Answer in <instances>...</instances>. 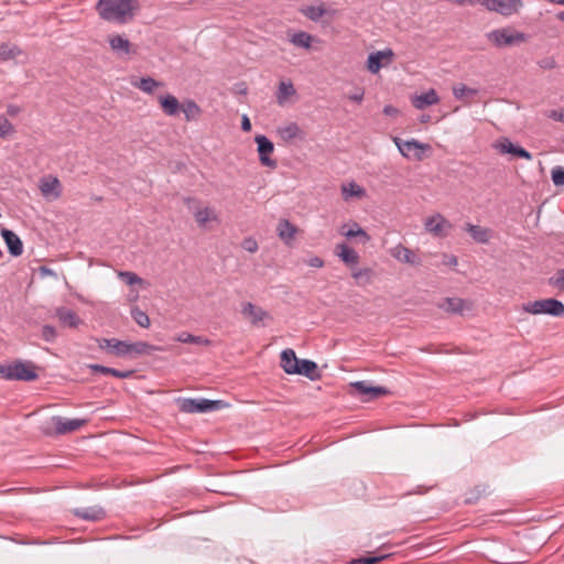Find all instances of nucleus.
Wrapping results in <instances>:
<instances>
[{
	"mask_svg": "<svg viewBox=\"0 0 564 564\" xmlns=\"http://www.w3.org/2000/svg\"><path fill=\"white\" fill-rule=\"evenodd\" d=\"M96 8L104 20L124 24L133 19L139 9V2L138 0H99Z\"/></svg>",
	"mask_w": 564,
	"mask_h": 564,
	"instance_id": "obj_1",
	"label": "nucleus"
},
{
	"mask_svg": "<svg viewBox=\"0 0 564 564\" xmlns=\"http://www.w3.org/2000/svg\"><path fill=\"white\" fill-rule=\"evenodd\" d=\"M0 375L7 380L33 381L37 378L35 366L31 361L0 364Z\"/></svg>",
	"mask_w": 564,
	"mask_h": 564,
	"instance_id": "obj_2",
	"label": "nucleus"
},
{
	"mask_svg": "<svg viewBox=\"0 0 564 564\" xmlns=\"http://www.w3.org/2000/svg\"><path fill=\"white\" fill-rule=\"evenodd\" d=\"M523 311L533 315L547 314L560 317L564 315V304L556 299H544L525 303Z\"/></svg>",
	"mask_w": 564,
	"mask_h": 564,
	"instance_id": "obj_3",
	"label": "nucleus"
},
{
	"mask_svg": "<svg viewBox=\"0 0 564 564\" xmlns=\"http://www.w3.org/2000/svg\"><path fill=\"white\" fill-rule=\"evenodd\" d=\"M487 39L496 46H511L525 42L527 36L522 32L511 31L508 28L497 29L487 34Z\"/></svg>",
	"mask_w": 564,
	"mask_h": 564,
	"instance_id": "obj_4",
	"label": "nucleus"
},
{
	"mask_svg": "<svg viewBox=\"0 0 564 564\" xmlns=\"http://www.w3.org/2000/svg\"><path fill=\"white\" fill-rule=\"evenodd\" d=\"M393 142L404 158L417 161L423 159V151L430 149L429 144L422 143L415 139L403 141L402 139L394 137Z\"/></svg>",
	"mask_w": 564,
	"mask_h": 564,
	"instance_id": "obj_5",
	"label": "nucleus"
},
{
	"mask_svg": "<svg viewBox=\"0 0 564 564\" xmlns=\"http://www.w3.org/2000/svg\"><path fill=\"white\" fill-rule=\"evenodd\" d=\"M219 408L220 401L189 398L180 400V410L184 413H205Z\"/></svg>",
	"mask_w": 564,
	"mask_h": 564,
	"instance_id": "obj_6",
	"label": "nucleus"
},
{
	"mask_svg": "<svg viewBox=\"0 0 564 564\" xmlns=\"http://www.w3.org/2000/svg\"><path fill=\"white\" fill-rule=\"evenodd\" d=\"M478 3L487 10L500 13L505 17L517 13L519 8L522 7L521 0H480Z\"/></svg>",
	"mask_w": 564,
	"mask_h": 564,
	"instance_id": "obj_7",
	"label": "nucleus"
},
{
	"mask_svg": "<svg viewBox=\"0 0 564 564\" xmlns=\"http://www.w3.org/2000/svg\"><path fill=\"white\" fill-rule=\"evenodd\" d=\"M254 141L258 147L260 163L263 166L275 169L278 166L276 161L269 156L274 150L273 142L263 134L256 135Z\"/></svg>",
	"mask_w": 564,
	"mask_h": 564,
	"instance_id": "obj_8",
	"label": "nucleus"
},
{
	"mask_svg": "<svg viewBox=\"0 0 564 564\" xmlns=\"http://www.w3.org/2000/svg\"><path fill=\"white\" fill-rule=\"evenodd\" d=\"M351 387L364 401H370L378 399L389 393V390L380 386H371L367 381H356L351 383Z\"/></svg>",
	"mask_w": 564,
	"mask_h": 564,
	"instance_id": "obj_9",
	"label": "nucleus"
},
{
	"mask_svg": "<svg viewBox=\"0 0 564 564\" xmlns=\"http://www.w3.org/2000/svg\"><path fill=\"white\" fill-rule=\"evenodd\" d=\"M425 230L432 234L434 237L443 238L446 237L452 224L441 214H435L426 218L424 223Z\"/></svg>",
	"mask_w": 564,
	"mask_h": 564,
	"instance_id": "obj_10",
	"label": "nucleus"
},
{
	"mask_svg": "<svg viewBox=\"0 0 564 564\" xmlns=\"http://www.w3.org/2000/svg\"><path fill=\"white\" fill-rule=\"evenodd\" d=\"M108 43L111 51L119 57H124L137 53L135 47L123 35L112 34L108 37Z\"/></svg>",
	"mask_w": 564,
	"mask_h": 564,
	"instance_id": "obj_11",
	"label": "nucleus"
},
{
	"mask_svg": "<svg viewBox=\"0 0 564 564\" xmlns=\"http://www.w3.org/2000/svg\"><path fill=\"white\" fill-rule=\"evenodd\" d=\"M98 347L117 357H128V341L117 338H97Z\"/></svg>",
	"mask_w": 564,
	"mask_h": 564,
	"instance_id": "obj_12",
	"label": "nucleus"
},
{
	"mask_svg": "<svg viewBox=\"0 0 564 564\" xmlns=\"http://www.w3.org/2000/svg\"><path fill=\"white\" fill-rule=\"evenodd\" d=\"M51 420L57 435L77 431L86 423V420L66 419L58 415L53 416Z\"/></svg>",
	"mask_w": 564,
	"mask_h": 564,
	"instance_id": "obj_13",
	"label": "nucleus"
},
{
	"mask_svg": "<svg viewBox=\"0 0 564 564\" xmlns=\"http://www.w3.org/2000/svg\"><path fill=\"white\" fill-rule=\"evenodd\" d=\"M392 57L393 52L390 48L371 53L367 59V68L370 73L377 74L384 64L392 61Z\"/></svg>",
	"mask_w": 564,
	"mask_h": 564,
	"instance_id": "obj_14",
	"label": "nucleus"
},
{
	"mask_svg": "<svg viewBox=\"0 0 564 564\" xmlns=\"http://www.w3.org/2000/svg\"><path fill=\"white\" fill-rule=\"evenodd\" d=\"M241 314L249 319L253 326H259L264 319L271 318L270 314L262 307L250 302L242 305Z\"/></svg>",
	"mask_w": 564,
	"mask_h": 564,
	"instance_id": "obj_15",
	"label": "nucleus"
},
{
	"mask_svg": "<svg viewBox=\"0 0 564 564\" xmlns=\"http://www.w3.org/2000/svg\"><path fill=\"white\" fill-rule=\"evenodd\" d=\"M1 236L11 256L19 257L23 253V243L17 234L10 229L3 228L1 230Z\"/></svg>",
	"mask_w": 564,
	"mask_h": 564,
	"instance_id": "obj_16",
	"label": "nucleus"
},
{
	"mask_svg": "<svg viewBox=\"0 0 564 564\" xmlns=\"http://www.w3.org/2000/svg\"><path fill=\"white\" fill-rule=\"evenodd\" d=\"M391 256L403 263L412 265L422 264V260L420 259V257H417L411 249L402 245H398L393 249H391Z\"/></svg>",
	"mask_w": 564,
	"mask_h": 564,
	"instance_id": "obj_17",
	"label": "nucleus"
},
{
	"mask_svg": "<svg viewBox=\"0 0 564 564\" xmlns=\"http://www.w3.org/2000/svg\"><path fill=\"white\" fill-rule=\"evenodd\" d=\"M40 191L44 197L58 198L62 194L61 182L55 176H48L41 180Z\"/></svg>",
	"mask_w": 564,
	"mask_h": 564,
	"instance_id": "obj_18",
	"label": "nucleus"
},
{
	"mask_svg": "<svg viewBox=\"0 0 564 564\" xmlns=\"http://www.w3.org/2000/svg\"><path fill=\"white\" fill-rule=\"evenodd\" d=\"M163 348L151 345L147 341L128 343V357H139L143 355H152L155 351H162Z\"/></svg>",
	"mask_w": 564,
	"mask_h": 564,
	"instance_id": "obj_19",
	"label": "nucleus"
},
{
	"mask_svg": "<svg viewBox=\"0 0 564 564\" xmlns=\"http://www.w3.org/2000/svg\"><path fill=\"white\" fill-rule=\"evenodd\" d=\"M438 101H440V97H438L436 90L433 88L427 90L426 93L416 95L412 98V105L416 109H420V110H422L429 106L436 105V104H438Z\"/></svg>",
	"mask_w": 564,
	"mask_h": 564,
	"instance_id": "obj_20",
	"label": "nucleus"
},
{
	"mask_svg": "<svg viewBox=\"0 0 564 564\" xmlns=\"http://www.w3.org/2000/svg\"><path fill=\"white\" fill-rule=\"evenodd\" d=\"M160 106L166 116H176L181 111L182 104L171 94L159 97Z\"/></svg>",
	"mask_w": 564,
	"mask_h": 564,
	"instance_id": "obj_21",
	"label": "nucleus"
},
{
	"mask_svg": "<svg viewBox=\"0 0 564 564\" xmlns=\"http://www.w3.org/2000/svg\"><path fill=\"white\" fill-rule=\"evenodd\" d=\"M74 514L88 521H99L106 516L104 509L97 506L75 509Z\"/></svg>",
	"mask_w": 564,
	"mask_h": 564,
	"instance_id": "obj_22",
	"label": "nucleus"
},
{
	"mask_svg": "<svg viewBox=\"0 0 564 564\" xmlns=\"http://www.w3.org/2000/svg\"><path fill=\"white\" fill-rule=\"evenodd\" d=\"M437 306L452 314H462L463 311L466 308V301L458 297H446L442 302L437 304Z\"/></svg>",
	"mask_w": 564,
	"mask_h": 564,
	"instance_id": "obj_23",
	"label": "nucleus"
},
{
	"mask_svg": "<svg viewBox=\"0 0 564 564\" xmlns=\"http://www.w3.org/2000/svg\"><path fill=\"white\" fill-rule=\"evenodd\" d=\"M336 254L347 265L357 264L359 261V254L357 251L346 243H339L336 246Z\"/></svg>",
	"mask_w": 564,
	"mask_h": 564,
	"instance_id": "obj_24",
	"label": "nucleus"
},
{
	"mask_svg": "<svg viewBox=\"0 0 564 564\" xmlns=\"http://www.w3.org/2000/svg\"><path fill=\"white\" fill-rule=\"evenodd\" d=\"M294 375H302L314 380L319 377L316 362L308 359H300L297 368H294Z\"/></svg>",
	"mask_w": 564,
	"mask_h": 564,
	"instance_id": "obj_25",
	"label": "nucleus"
},
{
	"mask_svg": "<svg viewBox=\"0 0 564 564\" xmlns=\"http://www.w3.org/2000/svg\"><path fill=\"white\" fill-rule=\"evenodd\" d=\"M300 359L293 349L286 348L281 352V367L289 373L294 375V368H297Z\"/></svg>",
	"mask_w": 564,
	"mask_h": 564,
	"instance_id": "obj_26",
	"label": "nucleus"
},
{
	"mask_svg": "<svg viewBox=\"0 0 564 564\" xmlns=\"http://www.w3.org/2000/svg\"><path fill=\"white\" fill-rule=\"evenodd\" d=\"M499 149L502 153H510L521 159L531 160L532 154L527 151L524 148L519 147L510 142L508 139H505L500 144Z\"/></svg>",
	"mask_w": 564,
	"mask_h": 564,
	"instance_id": "obj_27",
	"label": "nucleus"
},
{
	"mask_svg": "<svg viewBox=\"0 0 564 564\" xmlns=\"http://www.w3.org/2000/svg\"><path fill=\"white\" fill-rule=\"evenodd\" d=\"M276 230L280 239L283 240L286 245H290V242L294 239L297 228L288 219H281Z\"/></svg>",
	"mask_w": 564,
	"mask_h": 564,
	"instance_id": "obj_28",
	"label": "nucleus"
},
{
	"mask_svg": "<svg viewBox=\"0 0 564 564\" xmlns=\"http://www.w3.org/2000/svg\"><path fill=\"white\" fill-rule=\"evenodd\" d=\"M88 367H89V369L93 372H99V373H102V375H111V376H113L116 378H120V379L130 378L134 373V370H123L122 371V370H118V369H115V368L101 366V365H98V364L89 365Z\"/></svg>",
	"mask_w": 564,
	"mask_h": 564,
	"instance_id": "obj_29",
	"label": "nucleus"
},
{
	"mask_svg": "<svg viewBox=\"0 0 564 564\" xmlns=\"http://www.w3.org/2000/svg\"><path fill=\"white\" fill-rule=\"evenodd\" d=\"M465 230L479 243H487L490 238V230L473 224H466Z\"/></svg>",
	"mask_w": 564,
	"mask_h": 564,
	"instance_id": "obj_30",
	"label": "nucleus"
},
{
	"mask_svg": "<svg viewBox=\"0 0 564 564\" xmlns=\"http://www.w3.org/2000/svg\"><path fill=\"white\" fill-rule=\"evenodd\" d=\"M341 194L345 200H349L350 198H362L366 196V191L364 187L359 186L356 182L351 181L349 183L341 185Z\"/></svg>",
	"mask_w": 564,
	"mask_h": 564,
	"instance_id": "obj_31",
	"label": "nucleus"
},
{
	"mask_svg": "<svg viewBox=\"0 0 564 564\" xmlns=\"http://www.w3.org/2000/svg\"><path fill=\"white\" fill-rule=\"evenodd\" d=\"M56 316L58 317L59 322L63 325L68 327H76L80 323V319L77 316V314L74 311L68 310L66 307L57 308Z\"/></svg>",
	"mask_w": 564,
	"mask_h": 564,
	"instance_id": "obj_32",
	"label": "nucleus"
},
{
	"mask_svg": "<svg viewBox=\"0 0 564 564\" xmlns=\"http://www.w3.org/2000/svg\"><path fill=\"white\" fill-rule=\"evenodd\" d=\"M315 41V37L307 32L300 31L291 35L290 43H292L296 47H302L305 50L312 48V43Z\"/></svg>",
	"mask_w": 564,
	"mask_h": 564,
	"instance_id": "obj_33",
	"label": "nucleus"
},
{
	"mask_svg": "<svg viewBox=\"0 0 564 564\" xmlns=\"http://www.w3.org/2000/svg\"><path fill=\"white\" fill-rule=\"evenodd\" d=\"M276 133L280 135V138L285 141V142H289L295 138H297L301 133V129L300 127L297 126V123L295 122H290L285 126H282V127H279L276 129Z\"/></svg>",
	"mask_w": 564,
	"mask_h": 564,
	"instance_id": "obj_34",
	"label": "nucleus"
},
{
	"mask_svg": "<svg viewBox=\"0 0 564 564\" xmlns=\"http://www.w3.org/2000/svg\"><path fill=\"white\" fill-rule=\"evenodd\" d=\"M22 54H23V51L18 45L9 44V43L0 44V61L1 62L14 59Z\"/></svg>",
	"mask_w": 564,
	"mask_h": 564,
	"instance_id": "obj_35",
	"label": "nucleus"
},
{
	"mask_svg": "<svg viewBox=\"0 0 564 564\" xmlns=\"http://www.w3.org/2000/svg\"><path fill=\"white\" fill-rule=\"evenodd\" d=\"M181 110L183 111L186 121L196 120L202 113L199 106L191 99H187L182 104Z\"/></svg>",
	"mask_w": 564,
	"mask_h": 564,
	"instance_id": "obj_36",
	"label": "nucleus"
},
{
	"mask_svg": "<svg viewBox=\"0 0 564 564\" xmlns=\"http://www.w3.org/2000/svg\"><path fill=\"white\" fill-rule=\"evenodd\" d=\"M132 85L145 94H152L155 88L163 86L161 82L152 77H142L138 82H132Z\"/></svg>",
	"mask_w": 564,
	"mask_h": 564,
	"instance_id": "obj_37",
	"label": "nucleus"
},
{
	"mask_svg": "<svg viewBox=\"0 0 564 564\" xmlns=\"http://www.w3.org/2000/svg\"><path fill=\"white\" fill-rule=\"evenodd\" d=\"M351 275L357 281V283L359 285L365 286V285H368V284H370L372 282L373 276H375V272L370 268H364V269L355 270L351 273Z\"/></svg>",
	"mask_w": 564,
	"mask_h": 564,
	"instance_id": "obj_38",
	"label": "nucleus"
},
{
	"mask_svg": "<svg viewBox=\"0 0 564 564\" xmlns=\"http://www.w3.org/2000/svg\"><path fill=\"white\" fill-rule=\"evenodd\" d=\"M341 234L348 239L359 238L362 243L370 240V236L357 223H354L348 230L341 231Z\"/></svg>",
	"mask_w": 564,
	"mask_h": 564,
	"instance_id": "obj_39",
	"label": "nucleus"
},
{
	"mask_svg": "<svg viewBox=\"0 0 564 564\" xmlns=\"http://www.w3.org/2000/svg\"><path fill=\"white\" fill-rule=\"evenodd\" d=\"M295 94V89L292 83L281 82L276 93V100L280 105Z\"/></svg>",
	"mask_w": 564,
	"mask_h": 564,
	"instance_id": "obj_40",
	"label": "nucleus"
},
{
	"mask_svg": "<svg viewBox=\"0 0 564 564\" xmlns=\"http://www.w3.org/2000/svg\"><path fill=\"white\" fill-rule=\"evenodd\" d=\"M194 217L200 227H204L209 220L216 219L215 212L209 207L197 209Z\"/></svg>",
	"mask_w": 564,
	"mask_h": 564,
	"instance_id": "obj_41",
	"label": "nucleus"
},
{
	"mask_svg": "<svg viewBox=\"0 0 564 564\" xmlns=\"http://www.w3.org/2000/svg\"><path fill=\"white\" fill-rule=\"evenodd\" d=\"M302 13L307 19L316 22L326 13V9L324 6H308L302 9Z\"/></svg>",
	"mask_w": 564,
	"mask_h": 564,
	"instance_id": "obj_42",
	"label": "nucleus"
},
{
	"mask_svg": "<svg viewBox=\"0 0 564 564\" xmlns=\"http://www.w3.org/2000/svg\"><path fill=\"white\" fill-rule=\"evenodd\" d=\"M477 89L469 88L464 84H459L453 87V95L456 99L463 100L465 97L477 95Z\"/></svg>",
	"mask_w": 564,
	"mask_h": 564,
	"instance_id": "obj_43",
	"label": "nucleus"
},
{
	"mask_svg": "<svg viewBox=\"0 0 564 564\" xmlns=\"http://www.w3.org/2000/svg\"><path fill=\"white\" fill-rule=\"evenodd\" d=\"M177 341L185 344H196V345H208L209 340L207 338L200 336H194L188 333H182L177 336Z\"/></svg>",
	"mask_w": 564,
	"mask_h": 564,
	"instance_id": "obj_44",
	"label": "nucleus"
},
{
	"mask_svg": "<svg viewBox=\"0 0 564 564\" xmlns=\"http://www.w3.org/2000/svg\"><path fill=\"white\" fill-rule=\"evenodd\" d=\"M131 315H132L134 322L140 327L148 328L150 326V324H151L150 317L148 316V314L145 312L141 311L140 308H138V307L132 308Z\"/></svg>",
	"mask_w": 564,
	"mask_h": 564,
	"instance_id": "obj_45",
	"label": "nucleus"
},
{
	"mask_svg": "<svg viewBox=\"0 0 564 564\" xmlns=\"http://www.w3.org/2000/svg\"><path fill=\"white\" fill-rule=\"evenodd\" d=\"M118 276L123 282H126L128 285H133V284L142 283V279L139 275H137L135 273L130 272V271H120L118 273Z\"/></svg>",
	"mask_w": 564,
	"mask_h": 564,
	"instance_id": "obj_46",
	"label": "nucleus"
},
{
	"mask_svg": "<svg viewBox=\"0 0 564 564\" xmlns=\"http://www.w3.org/2000/svg\"><path fill=\"white\" fill-rule=\"evenodd\" d=\"M551 178L555 186H564V167H553L551 171Z\"/></svg>",
	"mask_w": 564,
	"mask_h": 564,
	"instance_id": "obj_47",
	"label": "nucleus"
},
{
	"mask_svg": "<svg viewBox=\"0 0 564 564\" xmlns=\"http://www.w3.org/2000/svg\"><path fill=\"white\" fill-rule=\"evenodd\" d=\"M13 132V124L6 117H0V138H6Z\"/></svg>",
	"mask_w": 564,
	"mask_h": 564,
	"instance_id": "obj_48",
	"label": "nucleus"
},
{
	"mask_svg": "<svg viewBox=\"0 0 564 564\" xmlns=\"http://www.w3.org/2000/svg\"><path fill=\"white\" fill-rule=\"evenodd\" d=\"M386 557L387 555L360 557L352 560L350 564H376L381 562Z\"/></svg>",
	"mask_w": 564,
	"mask_h": 564,
	"instance_id": "obj_49",
	"label": "nucleus"
},
{
	"mask_svg": "<svg viewBox=\"0 0 564 564\" xmlns=\"http://www.w3.org/2000/svg\"><path fill=\"white\" fill-rule=\"evenodd\" d=\"M42 337L46 341H53L56 337V329L51 325H44L42 328Z\"/></svg>",
	"mask_w": 564,
	"mask_h": 564,
	"instance_id": "obj_50",
	"label": "nucleus"
},
{
	"mask_svg": "<svg viewBox=\"0 0 564 564\" xmlns=\"http://www.w3.org/2000/svg\"><path fill=\"white\" fill-rule=\"evenodd\" d=\"M547 118L564 123V108L550 110Z\"/></svg>",
	"mask_w": 564,
	"mask_h": 564,
	"instance_id": "obj_51",
	"label": "nucleus"
},
{
	"mask_svg": "<svg viewBox=\"0 0 564 564\" xmlns=\"http://www.w3.org/2000/svg\"><path fill=\"white\" fill-rule=\"evenodd\" d=\"M365 90L362 88H357L354 93L348 95V99L360 104L364 100Z\"/></svg>",
	"mask_w": 564,
	"mask_h": 564,
	"instance_id": "obj_52",
	"label": "nucleus"
},
{
	"mask_svg": "<svg viewBox=\"0 0 564 564\" xmlns=\"http://www.w3.org/2000/svg\"><path fill=\"white\" fill-rule=\"evenodd\" d=\"M553 284L560 289H564V269L556 272Z\"/></svg>",
	"mask_w": 564,
	"mask_h": 564,
	"instance_id": "obj_53",
	"label": "nucleus"
},
{
	"mask_svg": "<svg viewBox=\"0 0 564 564\" xmlns=\"http://www.w3.org/2000/svg\"><path fill=\"white\" fill-rule=\"evenodd\" d=\"M457 263H458V260L455 256L446 254V253L443 254V264L449 265V267H456Z\"/></svg>",
	"mask_w": 564,
	"mask_h": 564,
	"instance_id": "obj_54",
	"label": "nucleus"
},
{
	"mask_svg": "<svg viewBox=\"0 0 564 564\" xmlns=\"http://www.w3.org/2000/svg\"><path fill=\"white\" fill-rule=\"evenodd\" d=\"M307 264L313 268H322L324 261L319 257H313L307 261Z\"/></svg>",
	"mask_w": 564,
	"mask_h": 564,
	"instance_id": "obj_55",
	"label": "nucleus"
},
{
	"mask_svg": "<svg viewBox=\"0 0 564 564\" xmlns=\"http://www.w3.org/2000/svg\"><path fill=\"white\" fill-rule=\"evenodd\" d=\"M243 247L249 252H254L258 250V245L253 240H246Z\"/></svg>",
	"mask_w": 564,
	"mask_h": 564,
	"instance_id": "obj_56",
	"label": "nucleus"
},
{
	"mask_svg": "<svg viewBox=\"0 0 564 564\" xmlns=\"http://www.w3.org/2000/svg\"><path fill=\"white\" fill-rule=\"evenodd\" d=\"M241 129L246 132H249L251 130V122L246 115L242 117L241 120Z\"/></svg>",
	"mask_w": 564,
	"mask_h": 564,
	"instance_id": "obj_57",
	"label": "nucleus"
},
{
	"mask_svg": "<svg viewBox=\"0 0 564 564\" xmlns=\"http://www.w3.org/2000/svg\"><path fill=\"white\" fill-rule=\"evenodd\" d=\"M398 112L397 108H394L393 106L391 105H387L384 106L383 108V113L386 116H394L395 113Z\"/></svg>",
	"mask_w": 564,
	"mask_h": 564,
	"instance_id": "obj_58",
	"label": "nucleus"
},
{
	"mask_svg": "<svg viewBox=\"0 0 564 564\" xmlns=\"http://www.w3.org/2000/svg\"><path fill=\"white\" fill-rule=\"evenodd\" d=\"M40 272L43 276L45 275H55L54 271L47 267H41Z\"/></svg>",
	"mask_w": 564,
	"mask_h": 564,
	"instance_id": "obj_59",
	"label": "nucleus"
},
{
	"mask_svg": "<svg viewBox=\"0 0 564 564\" xmlns=\"http://www.w3.org/2000/svg\"><path fill=\"white\" fill-rule=\"evenodd\" d=\"M8 115L15 116L19 112V107L10 105L7 109Z\"/></svg>",
	"mask_w": 564,
	"mask_h": 564,
	"instance_id": "obj_60",
	"label": "nucleus"
},
{
	"mask_svg": "<svg viewBox=\"0 0 564 564\" xmlns=\"http://www.w3.org/2000/svg\"><path fill=\"white\" fill-rule=\"evenodd\" d=\"M429 120H430V116H429V115H422V116L420 117V121H421L422 123H425V122H427Z\"/></svg>",
	"mask_w": 564,
	"mask_h": 564,
	"instance_id": "obj_61",
	"label": "nucleus"
},
{
	"mask_svg": "<svg viewBox=\"0 0 564 564\" xmlns=\"http://www.w3.org/2000/svg\"><path fill=\"white\" fill-rule=\"evenodd\" d=\"M550 1L553 2V3H556V4L564 6V0H550Z\"/></svg>",
	"mask_w": 564,
	"mask_h": 564,
	"instance_id": "obj_62",
	"label": "nucleus"
},
{
	"mask_svg": "<svg viewBox=\"0 0 564 564\" xmlns=\"http://www.w3.org/2000/svg\"><path fill=\"white\" fill-rule=\"evenodd\" d=\"M185 202L186 203H191V202H194V199L188 197V198L185 199Z\"/></svg>",
	"mask_w": 564,
	"mask_h": 564,
	"instance_id": "obj_63",
	"label": "nucleus"
},
{
	"mask_svg": "<svg viewBox=\"0 0 564 564\" xmlns=\"http://www.w3.org/2000/svg\"><path fill=\"white\" fill-rule=\"evenodd\" d=\"M466 502L470 503V502H473V499H471V498H468V499L466 500Z\"/></svg>",
	"mask_w": 564,
	"mask_h": 564,
	"instance_id": "obj_64",
	"label": "nucleus"
}]
</instances>
